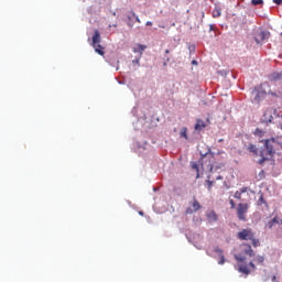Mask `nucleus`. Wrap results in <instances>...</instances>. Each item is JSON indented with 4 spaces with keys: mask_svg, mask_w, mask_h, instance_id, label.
<instances>
[{
    "mask_svg": "<svg viewBox=\"0 0 282 282\" xmlns=\"http://www.w3.org/2000/svg\"><path fill=\"white\" fill-rule=\"evenodd\" d=\"M263 147L260 149V160L258 164H263L267 160H272L274 155H282V139L279 137L263 139L260 141Z\"/></svg>",
    "mask_w": 282,
    "mask_h": 282,
    "instance_id": "nucleus-1",
    "label": "nucleus"
},
{
    "mask_svg": "<svg viewBox=\"0 0 282 282\" xmlns=\"http://www.w3.org/2000/svg\"><path fill=\"white\" fill-rule=\"evenodd\" d=\"M214 160H215V156L213 155V153L204 154L199 160V164L203 171H209V173H215V171H219V169H224V164L221 163L214 165L213 164Z\"/></svg>",
    "mask_w": 282,
    "mask_h": 282,
    "instance_id": "nucleus-2",
    "label": "nucleus"
},
{
    "mask_svg": "<svg viewBox=\"0 0 282 282\" xmlns=\"http://www.w3.org/2000/svg\"><path fill=\"white\" fill-rule=\"evenodd\" d=\"M235 259L239 263V272L242 274H250V272L257 270V267H254V262L246 263V258L241 254L235 256Z\"/></svg>",
    "mask_w": 282,
    "mask_h": 282,
    "instance_id": "nucleus-3",
    "label": "nucleus"
},
{
    "mask_svg": "<svg viewBox=\"0 0 282 282\" xmlns=\"http://www.w3.org/2000/svg\"><path fill=\"white\" fill-rule=\"evenodd\" d=\"M250 209V204L248 203H239L238 207H237V217L239 219V221H247V216L248 215V210Z\"/></svg>",
    "mask_w": 282,
    "mask_h": 282,
    "instance_id": "nucleus-4",
    "label": "nucleus"
},
{
    "mask_svg": "<svg viewBox=\"0 0 282 282\" xmlns=\"http://www.w3.org/2000/svg\"><path fill=\"white\" fill-rule=\"evenodd\" d=\"M254 231H252L251 228L249 229H242L237 234V238L240 239V241H250L253 239Z\"/></svg>",
    "mask_w": 282,
    "mask_h": 282,
    "instance_id": "nucleus-5",
    "label": "nucleus"
},
{
    "mask_svg": "<svg viewBox=\"0 0 282 282\" xmlns=\"http://www.w3.org/2000/svg\"><path fill=\"white\" fill-rule=\"evenodd\" d=\"M251 95L253 96V101L257 102V105H259V102L265 98V91L259 88H254L251 91Z\"/></svg>",
    "mask_w": 282,
    "mask_h": 282,
    "instance_id": "nucleus-6",
    "label": "nucleus"
},
{
    "mask_svg": "<svg viewBox=\"0 0 282 282\" xmlns=\"http://www.w3.org/2000/svg\"><path fill=\"white\" fill-rule=\"evenodd\" d=\"M268 39H270V32L268 31H261L260 33H257L254 36V41L256 43L261 44L264 41H268Z\"/></svg>",
    "mask_w": 282,
    "mask_h": 282,
    "instance_id": "nucleus-7",
    "label": "nucleus"
},
{
    "mask_svg": "<svg viewBox=\"0 0 282 282\" xmlns=\"http://www.w3.org/2000/svg\"><path fill=\"white\" fill-rule=\"evenodd\" d=\"M202 208V205L199 204V202L197 200V198H194V202L192 204V208L188 207L186 209V214L187 215H193V213H197V210H199Z\"/></svg>",
    "mask_w": 282,
    "mask_h": 282,
    "instance_id": "nucleus-8",
    "label": "nucleus"
},
{
    "mask_svg": "<svg viewBox=\"0 0 282 282\" xmlns=\"http://www.w3.org/2000/svg\"><path fill=\"white\" fill-rule=\"evenodd\" d=\"M100 41H101L100 32H98V30H95L93 39H91L93 47H96V45H99Z\"/></svg>",
    "mask_w": 282,
    "mask_h": 282,
    "instance_id": "nucleus-9",
    "label": "nucleus"
},
{
    "mask_svg": "<svg viewBox=\"0 0 282 282\" xmlns=\"http://www.w3.org/2000/svg\"><path fill=\"white\" fill-rule=\"evenodd\" d=\"M207 217V221H209V224H215V221H217L218 216L217 213H215V210H210L206 214Z\"/></svg>",
    "mask_w": 282,
    "mask_h": 282,
    "instance_id": "nucleus-10",
    "label": "nucleus"
},
{
    "mask_svg": "<svg viewBox=\"0 0 282 282\" xmlns=\"http://www.w3.org/2000/svg\"><path fill=\"white\" fill-rule=\"evenodd\" d=\"M194 129L195 131H203V129H206V121L197 119Z\"/></svg>",
    "mask_w": 282,
    "mask_h": 282,
    "instance_id": "nucleus-11",
    "label": "nucleus"
},
{
    "mask_svg": "<svg viewBox=\"0 0 282 282\" xmlns=\"http://www.w3.org/2000/svg\"><path fill=\"white\" fill-rule=\"evenodd\" d=\"M247 150H248L250 153H252V155H253L254 158H258V156H259V149L257 148V145L250 143V144L248 145Z\"/></svg>",
    "mask_w": 282,
    "mask_h": 282,
    "instance_id": "nucleus-12",
    "label": "nucleus"
},
{
    "mask_svg": "<svg viewBox=\"0 0 282 282\" xmlns=\"http://www.w3.org/2000/svg\"><path fill=\"white\" fill-rule=\"evenodd\" d=\"M282 75L280 73H272L271 75H269V80L271 83H276V80H281Z\"/></svg>",
    "mask_w": 282,
    "mask_h": 282,
    "instance_id": "nucleus-13",
    "label": "nucleus"
},
{
    "mask_svg": "<svg viewBox=\"0 0 282 282\" xmlns=\"http://www.w3.org/2000/svg\"><path fill=\"white\" fill-rule=\"evenodd\" d=\"M93 47L95 48V52L99 54V56H105V47H102V45L95 44Z\"/></svg>",
    "mask_w": 282,
    "mask_h": 282,
    "instance_id": "nucleus-14",
    "label": "nucleus"
},
{
    "mask_svg": "<svg viewBox=\"0 0 282 282\" xmlns=\"http://www.w3.org/2000/svg\"><path fill=\"white\" fill-rule=\"evenodd\" d=\"M275 224H279V217H274L271 220H269L267 224V228L272 229V228H274Z\"/></svg>",
    "mask_w": 282,
    "mask_h": 282,
    "instance_id": "nucleus-15",
    "label": "nucleus"
},
{
    "mask_svg": "<svg viewBox=\"0 0 282 282\" xmlns=\"http://www.w3.org/2000/svg\"><path fill=\"white\" fill-rule=\"evenodd\" d=\"M193 171H196V180H199V165L195 162H191Z\"/></svg>",
    "mask_w": 282,
    "mask_h": 282,
    "instance_id": "nucleus-16",
    "label": "nucleus"
},
{
    "mask_svg": "<svg viewBox=\"0 0 282 282\" xmlns=\"http://www.w3.org/2000/svg\"><path fill=\"white\" fill-rule=\"evenodd\" d=\"M181 138H184L185 140H188V129L186 127H183L180 132Z\"/></svg>",
    "mask_w": 282,
    "mask_h": 282,
    "instance_id": "nucleus-17",
    "label": "nucleus"
},
{
    "mask_svg": "<svg viewBox=\"0 0 282 282\" xmlns=\"http://www.w3.org/2000/svg\"><path fill=\"white\" fill-rule=\"evenodd\" d=\"M254 263H257L258 265H262V263L265 261V258H263V256H257L253 259Z\"/></svg>",
    "mask_w": 282,
    "mask_h": 282,
    "instance_id": "nucleus-18",
    "label": "nucleus"
},
{
    "mask_svg": "<svg viewBox=\"0 0 282 282\" xmlns=\"http://www.w3.org/2000/svg\"><path fill=\"white\" fill-rule=\"evenodd\" d=\"M247 249L245 250L246 254H249V257H254V250H252V247L250 245H246Z\"/></svg>",
    "mask_w": 282,
    "mask_h": 282,
    "instance_id": "nucleus-19",
    "label": "nucleus"
},
{
    "mask_svg": "<svg viewBox=\"0 0 282 282\" xmlns=\"http://www.w3.org/2000/svg\"><path fill=\"white\" fill-rule=\"evenodd\" d=\"M213 17H214V19H218V17H221V9L215 8L213 10Z\"/></svg>",
    "mask_w": 282,
    "mask_h": 282,
    "instance_id": "nucleus-20",
    "label": "nucleus"
},
{
    "mask_svg": "<svg viewBox=\"0 0 282 282\" xmlns=\"http://www.w3.org/2000/svg\"><path fill=\"white\" fill-rule=\"evenodd\" d=\"M250 241H252L253 248H259V246H261V242L259 241V239L254 238V236Z\"/></svg>",
    "mask_w": 282,
    "mask_h": 282,
    "instance_id": "nucleus-21",
    "label": "nucleus"
},
{
    "mask_svg": "<svg viewBox=\"0 0 282 282\" xmlns=\"http://www.w3.org/2000/svg\"><path fill=\"white\" fill-rule=\"evenodd\" d=\"M263 133H265V132H263V130H261L259 128H257L254 131V135H259L260 138H263Z\"/></svg>",
    "mask_w": 282,
    "mask_h": 282,
    "instance_id": "nucleus-22",
    "label": "nucleus"
},
{
    "mask_svg": "<svg viewBox=\"0 0 282 282\" xmlns=\"http://www.w3.org/2000/svg\"><path fill=\"white\" fill-rule=\"evenodd\" d=\"M263 204H265V199L263 198V194H262L258 199V206H263Z\"/></svg>",
    "mask_w": 282,
    "mask_h": 282,
    "instance_id": "nucleus-23",
    "label": "nucleus"
},
{
    "mask_svg": "<svg viewBox=\"0 0 282 282\" xmlns=\"http://www.w3.org/2000/svg\"><path fill=\"white\" fill-rule=\"evenodd\" d=\"M253 6H263V0H251Z\"/></svg>",
    "mask_w": 282,
    "mask_h": 282,
    "instance_id": "nucleus-24",
    "label": "nucleus"
},
{
    "mask_svg": "<svg viewBox=\"0 0 282 282\" xmlns=\"http://www.w3.org/2000/svg\"><path fill=\"white\" fill-rule=\"evenodd\" d=\"M144 50H147V46L139 44L138 45V52H140L142 54V52H144Z\"/></svg>",
    "mask_w": 282,
    "mask_h": 282,
    "instance_id": "nucleus-25",
    "label": "nucleus"
},
{
    "mask_svg": "<svg viewBox=\"0 0 282 282\" xmlns=\"http://www.w3.org/2000/svg\"><path fill=\"white\" fill-rule=\"evenodd\" d=\"M241 192L240 191H237L234 195L235 199H241Z\"/></svg>",
    "mask_w": 282,
    "mask_h": 282,
    "instance_id": "nucleus-26",
    "label": "nucleus"
},
{
    "mask_svg": "<svg viewBox=\"0 0 282 282\" xmlns=\"http://www.w3.org/2000/svg\"><path fill=\"white\" fill-rule=\"evenodd\" d=\"M131 14L135 19L137 23H141L140 18L135 15V12L131 11Z\"/></svg>",
    "mask_w": 282,
    "mask_h": 282,
    "instance_id": "nucleus-27",
    "label": "nucleus"
},
{
    "mask_svg": "<svg viewBox=\"0 0 282 282\" xmlns=\"http://www.w3.org/2000/svg\"><path fill=\"white\" fill-rule=\"evenodd\" d=\"M207 185H208V191H210V188H213V184H215V182L207 180Z\"/></svg>",
    "mask_w": 282,
    "mask_h": 282,
    "instance_id": "nucleus-28",
    "label": "nucleus"
},
{
    "mask_svg": "<svg viewBox=\"0 0 282 282\" xmlns=\"http://www.w3.org/2000/svg\"><path fill=\"white\" fill-rule=\"evenodd\" d=\"M238 192L243 195V193H248V187H241Z\"/></svg>",
    "mask_w": 282,
    "mask_h": 282,
    "instance_id": "nucleus-29",
    "label": "nucleus"
},
{
    "mask_svg": "<svg viewBox=\"0 0 282 282\" xmlns=\"http://www.w3.org/2000/svg\"><path fill=\"white\" fill-rule=\"evenodd\" d=\"M219 265H224L226 263V258L224 256L220 257Z\"/></svg>",
    "mask_w": 282,
    "mask_h": 282,
    "instance_id": "nucleus-30",
    "label": "nucleus"
},
{
    "mask_svg": "<svg viewBox=\"0 0 282 282\" xmlns=\"http://www.w3.org/2000/svg\"><path fill=\"white\" fill-rule=\"evenodd\" d=\"M273 3H275V6H281L282 4V0H273Z\"/></svg>",
    "mask_w": 282,
    "mask_h": 282,
    "instance_id": "nucleus-31",
    "label": "nucleus"
},
{
    "mask_svg": "<svg viewBox=\"0 0 282 282\" xmlns=\"http://www.w3.org/2000/svg\"><path fill=\"white\" fill-rule=\"evenodd\" d=\"M132 63H133L134 65H140V59H133Z\"/></svg>",
    "mask_w": 282,
    "mask_h": 282,
    "instance_id": "nucleus-32",
    "label": "nucleus"
},
{
    "mask_svg": "<svg viewBox=\"0 0 282 282\" xmlns=\"http://www.w3.org/2000/svg\"><path fill=\"white\" fill-rule=\"evenodd\" d=\"M229 204H230L231 208H235V200L230 199Z\"/></svg>",
    "mask_w": 282,
    "mask_h": 282,
    "instance_id": "nucleus-33",
    "label": "nucleus"
},
{
    "mask_svg": "<svg viewBox=\"0 0 282 282\" xmlns=\"http://www.w3.org/2000/svg\"><path fill=\"white\" fill-rule=\"evenodd\" d=\"M131 19H133V15L130 12V14L128 15V20L131 21Z\"/></svg>",
    "mask_w": 282,
    "mask_h": 282,
    "instance_id": "nucleus-34",
    "label": "nucleus"
},
{
    "mask_svg": "<svg viewBox=\"0 0 282 282\" xmlns=\"http://www.w3.org/2000/svg\"><path fill=\"white\" fill-rule=\"evenodd\" d=\"M145 25H153V22L148 21V22L145 23Z\"/></svg>",
    "mask_w": 282,
    "mask_h": 282,
    "instance_id": "nucleus-35",
    "label": "nucleus"
},
{
    "mask_svg": "<svg viewBox=\"0 0 282 282\" xmlns=\"http://www.w3.org/2000/svg\"><path fill=\"white\" fill-rule=\"evenodd\" d=\"M216 180H224V176L218 175V176L216 177Z\"/></svg>",
    "mask_w": 282,
    "mask_h": 282,
    "instance_id": "nucleus-36",
    "label": "nucleus"
},
{
    "mask_svg": "<svg viewBox=\"0 0 282 282\" xmlns=\"http://www.w3.org/2000/svg\"><path fill=\"white\" fill-rule=\"evenodd\" d=\"M139 215H141V217H144V212H139Z\"/></svg>",
    "mask_w": 282,
    "mask_h": 282,
    "instance_id": "nucleus-37",
    "label": "nucleus"
},
{
    "mask_svg": "<svg viewBox=\"0 0 282 282\" xmlns=\"http://www.w3.org/2000/svg\"><path fill=\"white\" fill-rule=\"evenodd\" d=\"M192 65H197V61H192Z\"/></svg>",
    "mask_w": 282,
    "mask_h": 282,
    "instance_id": "nucleus-38",
    "label": "nucleus"
},
{
    "mask_svg": "<svg viewBox=\"0 0 282 282\" xmlns=\"http://www.w3.org/2000/svg\"><path fill=\"white\" fill-rule=\"evenodd\" d=\"M267 122H272V116H270L269 120Z\"/></svg>",
    "mask_w": 282,
    "mask_h": 282,
    "instance_id": "nucleus-39",
    "label": "nucleus"
},
{
    "mask_svg": "<svg viewBox=\"0 0 282 282\" xmlns=\"http://www.w3.org/2000/svg\"><path fill=\"white\" fill-rule=\"evenodd\" d=\"M272 281H273V282L276 281V275H273V276H272Z\"/></svg>",
    "mask_w": 282,
    "mask_h": 282,
    "instance_id": "nucleus-40",
    "label": "nucleus"
},
{
    "mask_svg": "<svg viewBox=\"0 0 282 282\" xmlns=\"http://www.w3.org/2000/svg\"><path fill=\"white\" fill-rule=\"evenodd\" d=\"M165 54H171V51L170 50H165Z\"/></svg>",
    "mask_w": 282,
    "mask_h": 282,
    "instance_id": "nucleus-41",
    "label": "nucleus"
},
{
    "mask_svg": "<svg viewBox=\"0 0 282 282\" xmlns=\"http://www.w3.org/2000/svg\"><path fill=\"white\" fill-rule=\"evenodd\" d=\"M112 28H118V24H112Z\"/></svg>",
    "mask_w": 282,
    "mask_h": 282,
    "instance_id": "nucleus-42",
    "label": "nucleus"
},
{
    "mask_svg": "<svg viewBox=\"0 0 282 282\" xmlns=\"http://www.w3.org/2000/svg\"><path fill=\"white\" fill-rule=\"evenodd\" d=\"M279 224H281V225H282V219H279Z\"/></svg>",
    "mask_w": 282,
    "mask_h": 282,
    "instance_id": "nucleus-43",
    "label": "nucleus"
},
{
    "mask_svg": "<svg viewBox=\"0 0 282 282\" xmlns=\"http://www.w3.org/2000/svg\"><path fill=\"white\" fill-rule=\"evenodd\" d=\"M216 252H220V253H221V250H220V249H218V250H216Z\"/></svg>",
    "mask_w": 282,
    "mask_h": 282,
    "instance_id": "nucleus-44",
    "label": "nucleus"
},
{
    "mask_svg": "<svg viewBox=\"0 0 282 282\" xmlns=\"http://www.w3.org/2000/svg\"><path fill=\"white\" fill-rule=\"evenodd\" d=\"M163 66H164V67H166V62H165V63H163Z\"/></svg>",
    "mask_w": 282,
    "mask_h": 282,
    "instance_id": "nucleus-45",
    "label": "nucleus"
},
{
    "mask_svg": "<svg viewBox=\"0 0 282 282\" xmlns=\"http://www.w3.org/2000/svg\"><path fill=\"white\" fill-rule=\"evenodd\" d=\"M210 30H213V25H210Z\"/></svg>",
    "mask_w": 282,
    "mask_h": 282,
    "instance_id": "nucleus-46",
    "label": "nucleus"
}]
</instances>
